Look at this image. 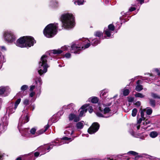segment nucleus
Here are the masks:
<instances>
[{
	"mask_svg": "<svg viewBox=\"0 0 160 160\" xmlns=\"http://www.w3.org/2000/svg\"><path fill=\"white\" fill-rule=\"evenodd\" d=\"M61 20L64 28L69 29L73 28L75 25L74 18L71 13H65L62 15Z\"/></svg>",
	"mask_w": 160,
	"mask_h": 160,
	"instance_id": "obj_1",
	"label": "nucleus"
},
{
	"mask_svg": "<svg viewBox=\"0 0 160 160\" xmlns=\"http://www.w3.org/2000/svg\"><path fill=\"white\" fill-rule=\"evenodd\" d=\"M58 25L57 23H51L48 25L43 31L44 35L48 38L53 37L57 33Z\"/></svg>",
	"mask_w": 160,
	"mask_h": 160,
	"instance_id": "obj_2",
	"label": "nucleus"
},
{
	"mask_svg": "<svg viewBox=\"0 0 160 160\" xmlns=\"http://www.w3.org/2000/svg\"><path fill=\"white\" fill-rule=\"evenodd\" d=\"M47 57L46 55H43L41 57L39 62L38 70V73L40 75L46 73L47 71L48 66L47 64Z\"/></svg>",
	"mask_w": 160,
	"mask_h": 160,
	"instance_id": "obj_3",
	"label": "nucleus"
},
{
	"mask_svg": "<svg viewBox=\"0 0 160 160\" xmlns=\"http://www.w3.org/2000/svg\"><path fill=\"white\" fill-rule=\"evenodd\" d=\"M82 46L81 47H78L76 44L72 45L71 46V50L72 53H78V51L81 50V49H84L89 47L90 45V41L87 38H83L82 39Z\"/></svg>",
	"mask_w": 160,
	"mask_h": 160,
	"instance_id": "obj_4",
	"label": "nucleus"
},
{
	"mask_svg": "<svg viewBox=\"0 0 160 160\" xmlns=\"http://www.w3.org/2000/svg\"><path fill=\"white\" fill-rule=\"evenodd\" d=\"M4 39L8 42L12 43L15 41L16 39V37L14 32L10 30L4 32L3 33Z\"/></svg>",
	"mask_w": 160,
	"mask_h": 160,
	"instance_id": "obj_5",
	"label": "nucleus"
},
{
	"mask_svg": "<svg viewBox=\"0 0 160 160\" xmlns=\"http://www.w3.org/2000/svg\"><path fill=\"white\" fill-rule=\"evenodd\" d=\"M99 109L100 112H98L96 113L97 116L99 117H103L107 118L109 117V116H105L103 115L102 113L104 114L108 113L111 110L108 107H106L103 104H101L99 107Z\"/></svg>",
	"mask_w": 160,
	"mask_h": 160,
	"instance_id": "obj_6",
	"label": "nucleus"
},
{
	"mask_svg": "<svg viewBox=\"0 0 160 160\" xmlns=\"http://www.w3.org/2000/svg\"><path fill=\"white\" fill-rule=\"evenodd\" d=\"M25 47H30L36 43V41L34 38L31 36H25Z\"/></svg>",
	"mask_w": 160,
	"mask_h": 160,
	"instance_id": "obj_7",
	"label": "nucleus"
},
{
	"mask_svg": "<svg viewBox=\"0 0 160 160\" xmlns=\"http://www.w3.org/2000/svg\"><path fill=\"white\" fill-rule=\"evenodd\" d=\"M99 127V125L98 123L94 122L88 128V132L90 134H94L98 131Z\"/></svg>",
	"mask_w": 160,
	"mask_h": 160,
	"instance_id": "obj_8",
	"label": "nucleus"
},
{
	"mask_svg": "<svg viewBox=\"0 0 160 160\" xmlns=\"http://www.w3.org/2000/svg\"><path fill=\"white\" fill-rule=\"evenodd\" d=\"M25 38V36H23L18 39L15 43L16 45L21 48H25L26 47Z\"/></svg>",
	"mask_w": 160,
	"mask_h": 160,
	"instance_id": "obj_9",
	"label": "nucleus"
},
{
	"mask_svg": "<svg viewBox=\"0 0 160 160\" xmlns=\"http://www.w3.org/2000/svg\"><path fill=\"white\" fill-rule=\"evenodd\" d=\"M145 111V109H142L141 111L140 114L141 118H139V119L138 120L137 125L134 126V128L136 127L137 130L139 129L140 128V126L139 124L141 122L142 120H144L145 119V118L144 117V112Z\"/></svg>",
	"mask_w": 160,
	"mask_h": 160,
	"instance_id": "obj_10",
	"label": "nucleus"
},
{
	"mask_svg": "<svg viewBox=\"0 0 160 160\" xmlns=\"http://www.w3.org/2000/svg\"><path fill=\"white\" fill-rule=\"evenodd\" d=\"M29 121V118L27 115H22L19 119L18 126H21L23 124L28 122Z\"/></svg>",
	"mask_w": 160,
	"mask_h": 160,
	"instance_id": "obj_11",
	"label": "nucleus"
},
{
	"mask_svg": "<svg viewBox=\"0 0 160 160\" xmlns=\"http://www.w3.org/2000/svg\"><path fill=\"white\" fill-rule=\"evenodd\" d=\"M69 47L65 46L62 47L61 49H54L52 50L51 52L54 54H59L62 53L63 51L67 50Z\"/></svg>",
	"mask_w": 160,
	"mask_h": 160,
	"instance_id": "obj_12",
	"label": "nucleus"
},
{
	"mask_svg": "<svg viewBox=\"0 0 160 160\" xmlns=\"http://www.w3.org/2000/svg\"><path fill=\"white\" fill-rule=\"evenodd\" d=\"M89 106V104H85L81 107L80 109V110H81L79 114L80 116L82 117L87 112V108Z\"/></svg>",
	"mask_w": 160,
	"mask_h": 160,
	"instance_id": "obj_13",
	"label": "nucleus"
},
{
	"mask_svg": "<svg viewBox=\"0 0 160 160\" xmlns=\"http://www.w3.org/2000/svg\"><path fill=\"white\" fill-rule=\"evenodd\" d=\"M49 126L48 124L46 125L44 127V129H41L38 131L36 133L37 135L36 136L39 135L40 134H41L43 133L44 132H45L49 128Z\"/></svg>",
	"mask_w": 160,
	"mask_h": 160,
	"instance_id": "obj_14",
	"label": "nucleus"
},
{
	"mask_svg": "<svg viewBox=\"0 0 160 160\" xmlns=\"http://www.w3.org/2000/svg\"><path fill=\"white\" fill-rule=\"evenodd\" d=\"M98 101V98L96 97H92L89 98L88 99V102H91L92 103H97Z\"/></svg>",
	"mask_w": 160,
	"mask_h": 160,
	"instance_id": "obj_15",
	"label": "nucleus"
},
{
	"mask_svg": "<svg viewBox=\"0 0 160 160\" xmlns=\"http://www.w3.org/2000/svg\"><path fill=\"white\" fill-rule=\"evenodd\" d=\"M49 5L53 8H57L58 6V2L55 0H52L49 3Z\"/></svg>",
	"mask_w": 160,
	"mask_h": 160,
	"instance_id": "obj_16",
	"label": "nucleus"
},
{
	"mask_svg": "<svg viewBox=\"0 0 160 160\" xmlns=\"http://www.w3.org/2000/svg\"><path fill=\"white\" fill-rule=\"evenodd\" d=\"M85 125V123L83 121H81L78 122L76 124V127L78 129H81Z\"/></svg>",
	"mask_w": 160,
	"mask_h": 160,
	"instance_id": "obj_17",
	"label": "nucleus"
},
{
	"mask_svg": "<svg viewBox=\"0 0 160 160\" xmlns=\"http://www.w3.org/2000/svg\"><path fill=\"white\" fill-rule=\"evenodd\" d=\"M73 2L75 5H80L83 4L84 0H73Z\"/></svg>",
	"mask_w": 160,
	"mask_h": 160,
	"instance_id": "obj_18",
	"label": "nucleus"
},
{
	"mask_svg": "<svg viewBox=\"0 0 160 160\" xmlns=\"http://www.w3.org/2000/svg\"><path fill=\"white\" fill-rule=\"evenodd\" d=\"M104 31L105 32V34L108 37H112V31H111V30H109L108 29H104Z\"/></svg>",
	"mask_w": 160,
	"mask_h": 160,
	"instance_id": "obj_19",
	"label": "nucleus"
},
{
	"mask_svg": "<svg viewBox=\"0 0 160 160\" xmlns=\"http://www.w3.org/2000/svg\"><path fill=\"white\" fill-rule=\"evenodd\" d=\"M12 107L11 108L10 107L8 108L7 109V111L9 112V113H12L14 112L15 111V109H14V107L12 106L13 104H12Z\"/></svg>",
	"mask_w": 160,
	"mask_h": 160,
	"instance_id": "obj_20",
	"label": "nucleus"
},
{
	"mask_svg": "<svg viewBox=\"0 0 160 160\" xmlns=\"http://www.w3.org/2000/svg\"><path fill=\"white\" fill-rule=\"evenodd\" d=\"M64 133L66 134L71 135L73 133V131L71 128H69L64 132Z\"/></svg>",
	"mask_w": 160,
	"mask_h": 160,
	"instance_id": "obj_21",
	"label": "nucleus"
},
{
	"mask_svg": "<svg viewBox=\"0 0 160 160\" xmlns=\"http://www.w3.org/2000/svg\"><path fill=\"white\" fill-rule=\"evenodd\" d=\"M36 83L37 84L38 86L40 87L42 84V80L40 78H38L35 80Z\"/></svg>",
	"mask_w": 160,
	"mask_h": 160,
	"instance_id": "obj_22",
	"label": "nucleus"
},
{
	"mask_svg": "<svg viewBox=\"0 0 160 160\" xmlns=\"http://www.w3.org/2000/svg\"><path fill=\"white\" fill-rule=\"evenodd\" d=\"M158 135V134L157 132L154 131L151 132L150 134V136L152 138H155Z\"/></svg>",
	"mask_w": 160,
	"mask_h": 160,
	"instance_id": "obj_23",
	"label": "nucleus"
},
{
	"mask_svg": "<svg viewBox=\"0 0 160 160\" xmlns=\"http://www.w3.org/2000/svg\"><path fill=\"white\" fill-rule=\"evenodd\" d=\"M149 103L151 106L152 107H154L156 104L155 101L152 99H149Z\"/></svg>",
	"mask_w": 160,
	"mask_h": 160,
	"instance_id": "obj_24",
	"label": "nucleus"
},
{
	"mask_svg": "<svg viewBox=\"0 0 160 160\" xmlns=\"http://www.w3.org/2000/svg\"><path fill=\"white\" fill-rule=\"evenodd\" d=\"M21 101V99L20 98H19L16 100L14 105V109L17 108L18 105L20 103Z\"/></svg>",
	"mask_w": 160,
	"mask_h": 160,
	"instance_id": "obj_25",
	"label": "nucleus"
},
{
	"mask_svg": "<svg viewBox=\"0 0 160 160\" xmlns=\"http://www.w3.org/2000/svg\"><path fill=\"white\" fill-rule=\"evenodd\" d=\"M108 28H107V29H108L109 30H111V31H113L114 30L115 27L112 24H110L108 26Z\"/></svg>",
	"mask_w": 160,
	"mask_h": 160,
	"instance_id": "obj_26",
	"label": "nucleus"
},
{
	"mask_svg": "<svg viewBox=\"0 0 160 160\" xmlns=\"http://www.w3.org/2000/svg\"><path fill=\"white\" fill-rule=\"evenodd\" d=\"M143 89V87L142 85H137L136 87V90L137 91L139 92Z\"/></svg>",
	"mask_w": 160,
	"mask_h": 160,
	"instance_id": "obj_27",
	"label": "nucleus"
},
{
	"mask_svg": "<svg viewBox=\"0 0 160 160\" xmlns=\"http://www.w3.org/2000/svg\"><path fill=\"white\" fill-rule=\"evenodd\" d=\"M135 96L136 97H139L140 98H143L144 97V95L141 93L138 92L136 93L135 95Z\"/></svg>",
	"mask_w": 160,
	"mask_h": 160,
	"instance_id": "obj_28",
	"label": "nucleus"
},
{
	"mask_svg": "<svg viewBox=\"0 0 160 160\" xmlns=\"http://www.w3.org/2000/svg\"><path fill=\"white\" fill-rule=\"evenodd\" d=\"M30 103L29 100L28 99H25L23 101V104L25 106L28 105Z\"/></svg>",
	"mask_w": 160,
	"mask_h": 160,
	"instance_id": "obj_29",
	"label": "nucleus"
},
{
	"mask_svg": "<svg viewBox=\"0 0 160 160\" xmlns=\"http://www.w3.org/2000/svg\"><path fill=\"white\" fill-rule=\"evenodd\" d=\"M108 92V89H104L101 91L100 96H104Z\"/></svg>",
	"mask_w": 160,
	"mask_h": 160,
	"instance_id": "obj_30",
	"label": "nucleus"
},
{
	"mask_svg": "<svg viewBox=\"0 0 160 160\" xmlns=\"http://www.w3.org/2000/svg\"><path fill=\"white\" fill-rule=\"evenodd\" d=\"M7 88L5 87H0V95L3 94Z\"/></svg>",
	"mask_w": 160,
	"mask_h": 160,
	"instance_id": "obj_31",
	"label": "nucleus"
},
{
	"mask_svg": "<svg viewBox=\"0 0 160 160\" xmlns=\"http://www.w3.org/2000/svg\"><path fill=\"white\" fill-rule=\"evenodd\" d=\"M92 41L93 42H92V44L93 45H96L100 42L99 41L95 39L93 40H92Z\"/></svg>",
	"mask_w": 160,
	"mask_h": 160,
	"instance_id": "obj_32",
	"label": "nucleus"
},
{
	"mask_svg": "<svg viewBox=\"0 0 160 160\" xmlns=\"http://www.w3.org/2000/svg\"><path fill=\"white\" fill-rule=\"evenodd\" d=\"M137 112V110L136 108H134L132 111V117L136 116Z\"/></svg>",
	"mask_w": 160,
	"mask_h": 160,
	"instance_id": "obj_33",
	"label": "nucleus"
},
{
	"mask_svg": "<svg viewBox=\"0 0 160 160\" xmlns=\"http://www.w3.org/2000/svg\"><path fill=\"white\" fill-rule=\"evenodd\" d=\"M129 93V91L128 89H125L123 91V94L125 96H127Z\"/></svg>",
	"mask_w": 160,
	"mask_h": 160,
	"instance_id": "obj_34",
	"label": "nucleus"
},
{
	"mask_svg": "<svg viewBox=\"0 0 160 160\" xmlns=\"http://www.w3.org/2000/svg\"><path fill=\"white\" fill-rule=\"evenodd\" d=\"M151 95V96L154 98L160 99V96L156 94L152 93Z\"/></svg>",
	"mask_w": 160,
	"mask_h": 160,
	"instance_id": "obj_35",
	"label": "nucleus"
},
{
	"mask_svg": "<svg viewBox=\"0 0 160 160\" xmlns=\"http://www.w3.org/2000/svg\"><path fill=\"white\" fill-rule=\"evenodd\" d=\"M75 115L71 113L70 114L69 116V119L70 120H74V118H75Z\"/></svg>",
	"mask_w": 160,
	"mask_h": 160,
	"instance_id": "obj_36",
	"label": "nucleus"
},
{
	"mask_svg": "<svg viewBox=\"0 0 160 160\" xmlns=\"http://www.w3.org/2000/svg\"><path fill=\"white\" fill-rule=\"evenodd\" d=\"M127 154H132L134 156H136L138 154V153L137 152H135L132 151H130L128 152Z\"/></svg>",
	"mask_w": 160,
	"mask_h": 160,
	"instance_id": "obj_37",
	"label": "nucleus"
},
{
	"mask_svg": "<svg viewBox=\"0 0 160 160\" xmlns=\"http://www.w3.org/2000/svg\"><path fill=\"white\" fill-rule=\"evenodd\" d=\"M152 112V110L150 108H149L146 110V113L147 115H149L151 114Z\"/></svg>",
	"mask_w": 160,
	"mask_h": 160,
	"instance_id": "obj_38",
	"label": "nucleus"
},
{
	"mask_svg": "<svg viewBox=\"0 0 160 160\" xmlns=\"http://www.w3.org/2000/svg\"><path fill=\"white\" fill-rule=\"evenodd\" d=\"M89 104V106H88L87 107V110L88 109L89 112L90 113H91L93 112V109H92V106H90L89 104Z\"/></svg>",
	"mask_w": 160,
	"mask_h": 160,
	"instance_id": "obj_39",
	"label": "nucleus"
},
{
	"mask_svg": "<svg viewBox=\"0 0 160 160\" xmlns=\"http://www.w3.org/2000/svg\"><path fill=\"white\" fill-rule=\"evenodd\" d=\"M36 131V129L34 128H32L30 131V132L31 134L32 135H34L35 134Z\"/></svg>",
	"mask_w": 160,
	"mask_h": 160,
	"instance_id": "obj_40",
	"label": "nucleus"
},
{
	"mask_svg": "<svg viewBox=\"0 0 160 160\" xmlns=\"http://www.w3.org/2000/svg\"><path fill=\"white\" fill-rule=\"evenodd\" d=\"M28 88V87L27 85H23L21 87V89L22 91H24L25 90H27Z\"/></svg>",
	"mask_w": 160,
	"mask_h": 160,
	"instance_id": "obj_41",
	"label": "nucleus"
},
{
	"mask_svg": "<svg viewBox=\"0 0 160 160\" xmlns=\"http://www.w3.org/2000/svg\"><path fill=\"white\" fill-rule=\"evenodd\" d=\"M0 58L1 61L3 62H5V60L4 59V56L2 55V53L0 52Z\"/></svg>",
	"mask_w": 160,
	"mask_h": 160,
	"instance_id": "obj_42",
	"label": "nucleus"
},
{
	"mask_svg": "<svg viewBox=\"0 0 160 160\" xmlns=\"http://www.w3.org/2000/svg\"><path fill=\"white\" fill-rule=\"evenodd\" d=\"M80 119L79 117L75 115V118L74 119L75 122H77L80 120Z\"/></svg>",
	"mask_w": 160,
	"mask_h": 160,
	"instance_id": "obj_43",
	"label": "nucleus"
},
{
	"mask_svg": "<svg viewBox=\"0 0 160 160\" xmlns=\"http://www.w3.org/2000/svg\"><path fill=\"white\" fill-rule=\"evenodd\" d=\"M102 35V33L100 32H96L95 35L96 36L100 37Z\"/></svg>",
	"mask_w": 160,
	"mask_h": 160,
	"instance_id": "obj_44",
	"label": "nucleus"
},
{
	"mask_svg": "<svg viewBox=\"0 0 160 160\" xmlns=\"http://www.w3.org/2000/svg\"><path fill=\"white\" fill-rule=\"evenodd\" d=\"M4 154L2 152L0 151V160H2L3 159V157L4 156Z\"/></svg>",
	"mask_w": 160,
	"mask_h": 160,
	"instance_id": "obj_45",
	"label": "nucleus"
},
{
	"mask_svg": "<svg viewBox=\"0 0 160 160\" xmlns=\"http://www.w3.org/2000/svg\"><path fill=\"white\" fill-rule=\"evenodd\" d=\"M71 138H68L67 137H64L63 138H62V140H63L65 141H69V140L71 139Z\"/></svg>",
	"mask_w": 160,
	"mask_h": 160,
	"instance_id": "obj_46",
	"label": "nucleus"
},
{
	"mask_svg": "<svg viewBox=\"0 0 160 160\" xmlns=\"http://www.w3.org/2000/svg\"><path fill=\"white\" fill-rule=\"evenodd\" d=\"M150 123V122L147 120H146L145 122H143V124L144 125H146Z\"/></svg>",
	"mask_w": 160,
	"mask_h": 160,
	"instance_id": "obj_47",
	"label": "nucleus"
},
{
	"mask_svg": "<svg viewBox=\"0 0 160 160\" xmlns=\"http://www.w3.org/2000/svg\"><path fill=\"white\" fill-rule=\"evenodd\" d=\"M155 71L157 73V74L158 75L160 76V69H158L157 68H156L155 69Z\"/></svg>",
	"mask_w": 160,
	"mask_h": 160,
	"instance_id": "obj_48",
	"label": "nucleus"
},
{
	"mask_svg": "<svg viewBox=\"0 0 160 160\" xmlns=\"http://www.w3.org/2000/svg\"><path fill=\"white\" fill-rule=\"evenodd\" d=\"M134 98L133 97H130L129 98L128 101L129 102H132L134 100Z\"/></svg>",
	"mask_w": 160,
	"mask_h": 160,
	"instance_id": "obj_49",
	"label": "nucleus"
},
{
	"mask_svg": "<svg viewBox=\"0 0 160 160\" xmlns=\"http://www.w3.org/2000/svg\"><path fill=\"white\" fill-rule=\"evenodd\" d=\"M65 57L67 58H69L71 57V54L70 53H67L65 54Z\"/></svg>",
	"mask_w": 160,
	"mask_h": 160,
	"instance_id": "obj_50",
	"label": "nucleus"
},
{
	"mask_svg": "<svg viewBox=\"0 0 160 160\" xmlns=\"http://www.w3.org/2000/svg\"><path fill=\"white\" fill-rule=\"evenodd\" d=\"M35 92H32L30 93L29 96L31 97H32L35 95Z\"/></svg>",
	"mask_w": 160,
	"mask_h": 160,
	"instance_id": "obj_51",
	"label": "nucleus"
},
{
	"mask_svg": "<svg viewBox=\"0 0 160 160\" xmlns=\"http://www.w3.org/2000/svg\"><path fill=\"white\" fill-rule=\"evenodd\" d=\"M135 105L137 106H139L141 105V102L140 101H137L135 103Z\"/></svg>",
	"mask_w": 160,
	"mask_h": 160,
	"instance_id": "obj_52",
	"label": "nucleus"
},
{
	"mask_svg": "<svg viewBox=\"0 0 160 160\" xmlns=\"http://www.w3.org/2000/svg\"><path fill=\"white\" fill-rule=\"evenodd\" d=\"M35 86H31L30 87V90L32 91L35 88Z\"/></svg>",
	"mask_w": 160,
	"mask_h": 160,
	"instance_id": "obj_53",
	"label": "nucleus"
},
{
	"mask_svg": "<svg viewBox=\"0 0 160 160\" xmlns=\"http://www.w3.org/2000/svg\"><path fill=\"white\" fill-rule=\"evenodd\" d=\"M136 9L134 7H131L129 8V10L130 12H132Z\"/></svg>",
	"mask_w": 160,
	"mask_h": 160,
	"instance_id": "obj_54",
	"label": "nucleus"
},
{
	"mask_svg": "<svg viewBox=\"0 0 160 160\" xmlns=\"http://www.w3.org/2000/svg\"><path fill=\"white\" fill-rule=\"evenodd\" d=\"M30 107L32 109V110H33L35 108V105L34 104H32L30 105Z\"/></svg>",
	"mask_w": 160,
	"mask_h": 160,
	"instance_id": "obj_55",
	"label": "nucleus"
},
{
	"mask_svg": "<svg viewBox=\"0 0 160 160\" xmlns=\"http://www.w3.org/2000/svg\"><path fill=\"white\" fill-rule=\"evenodd\" d=\"M39 155V153L38 152H35L34 153V156L35 157H37Z\"/></svg>",
	"mask_w": 160,
	"mask_h": 160,
	"instance_id": "obj_56",
	"label": "nucleus"
},
{
	"mask_svg": "<svg viewBox=\"0 0 160 160\" xmlns=\"http://www.w3.org/2000/svg\"><path fill=\"white\" fill-rule=\"evenodd\" d=\"M137 1H139L140 3L142 4L144 3V0H136Z\"/></svg>",
	"mask_w": 160,
	"mask_h": 160,
	"instance_id": "obj_57",
	"label": "nucleus"
},
{
	"mask_svg": "<svg viewBox=\"0 0 160 160\" xmlns=\"http://www.w3.org/2000/svg\"><path fill=\"white\" fill-rule=\"evenodd\" d=\"M1 49L2 51H6V49L5 47L3 46L1 47Z\"/></svg>",
	"mask_w": 160,
	"mask_h": 160,
	"instance_id": "obj_58",
	"label": "nucleus"
},
{
	"mask_svg": "<svg viewBox=\"0 0 160 160\" xmlns=\"http://www.w3.org/2000/svg\"><path fill=\"white\" fill-rule=\"evenodd\" d=\"M68 143V142H61L60 144L58 145H62V144H64V143Z\"/></svg>",
	"mask_w": 160,
	"mask_h": 160,
	"instance_id": "obj_59",
	"label": "nucleus"
},
{
	"mask_svg": "<svg viewBox=\"0 0 160 160\" xmlns=\"http://www.w3.org/2000/svg\"><path fill=\"white\" fill-rule=\"evenodd\" d=\"M51 146H52V145H51L50 146L48 147L47 149V150H49L50 149L52 148V147H51Z\"/></svg>",
	"mask_w": 160,
	"mask_h": 160,
	"instance_id": "obj_60",
	"label": "nucleus"
},
{
	"mask_svg": "<svg viewBox=\"0 0 160 160\" xmlns=\"http://www.w3.org/2000/svg\"><path fill=\"white\" fill-rule=\"evenodd\" d=\"M105 160H114V159H111L110 158H105Z\"/></svg>",
	"mask_w": 160,
	"mask_h": 160,
	"instance_id": "obj_61",
	"label": "nucleus"
},
{
	"mask_svg": "<svg viewBox=\"0 0 160 160\" xmlns=\"http://www.w3.org/2000/svg\"><path fill=\"white\" fill-rule=\"evenodd\" d=\"M140 80H138L137 82V85H139V83H140Z\"/></svg>",
	"mask_w": 160,
	"mask_h": 160,
	"instance_id": "obj_62",
	"label": "nucleus"
},
{
	"mask_svg": "<svg viewBox=\"0 0 160 160\" xmlns=\"http://www.w3.org/2000/svg\"><path fill=\"white\" fill-rule=\"evenodd\" d=\"M16 160H22L20 158H17Z\"/></svg>",
	"mask_w": 160,
	"mask_h": 160,
	"instance_id": "obj_63",
	"label": "nucleus"
},
{
	"mask_svg": "<svg viewBox=\"0 0 160 160\" xmlns=\"http://www.w3.org/2000/svg\"><path fill=\"white\" fill-rule=\"evenodd\" d=\"M139 157V156H136L135 157V160H136L137 159V157Z\"/></svg>",
	"mask_w": 160,
	"mask_h": 160,
	"instance_id": "obj_64",
	"label": "nucleus"
}]
</instances>
